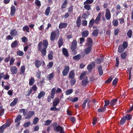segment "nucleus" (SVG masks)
I'll list each match as a JSON object with an SVG mask.
<instances>
[{
    "mask_svg": "<svg viewBox=\"0 0 133 133\" xmlns=\"http://www.w3.org/2000/svg\"><path fill=\"white\" fill-rule=\"evenodd\" d=\"M77 43L76 40H74L72 42L71 46V49L72 54L76 55L77 53V51L75 50L77 48Z\"/></svg>",
    "mask_w": 133,
    "mask_h": 133,
    "instance_id": "nucleus-1",
    "label": "nucleus"
},
{
    "mask_svg": "<svg viewBox=\"0 0 133 133\" xmlns=\"http://www.w3.org/2000/svg\"><path fill=\"white\" fill-rule=\"evenodd\" d=\"M56 92V89L55 88L52 89L51 93L50 96H48L47 97V101L49 102L51 101V99H53L54 98Z\"/></svg>",
    "mask_w": 133,
    "mask_h": 133,
    "instance_id": "nucleus-2",
    "label": "nucleus"
},
{
    "mask_svg": "<svg viewBox=\"0 0 133 133\" xmlns=\"http://www.w3.org/2000/svg\"><path fill=\"white\" fill-rule=\"evenodd\" d=\"M41 45V48L43 45V48L46 49L48 46V40L46 39L43 40V42H40L38 45V47H39V45Z\"/></svg>",
    "mask_w": 133,
    "mask_h": 133,
    "instance_id": "nucleus-3",
    "label": "nucleus"
},
{
    "mask_svg": "<svg viewBox=\"0 0 133 133\" xmlns=\"http://www.w3.org/2000/svg\"><path fill=\"white\" fill-rule=\"evenodd\" d=\"M39 47H38V50L41 52L42 56L44 57L45 56L46 53V49L43 48H41V45H39Z\"/></svg>",
    "mask_w": 133,
    "mask_h": 133,
    "instance_id": "nucleus-4",
    "label": "nucleus"
},
{
    "mask_svg": "<svg viewBox=\"0 0 133 133\" xmlns=\"http://www.w3.org/2000/svg\"><path fill=\"white\" fill-rule=\"evenodd\" d=\"M35 114L33 111H29L28 112L26 116L25 117V119H28L30 118Z\"/></svg>",
    "mask_w": 133,
    "mask_h": 133,
    "instance_id": "nucleus-5",
    "label": "nucleus"
},
{
    "mask_svg": "<svg viewBox=\"0 0 133 133\" xmlns=\"http://www.w3.org/2000/svg\"><path fill=\"white\" fill-rule=\"evenodd\" d=\"M105 16L107 20H109L110 19L111 14L110 11L109 9H106Z\"/></svg>",
    "mask_w": 133,
    "mask_h": 133,
    "instance_id": "nucleus-6",
    "label": "nucleus"
},
{
    "mask_svg": "<svg viewBox=\"0 0 133 133\" xmlns=\"http://www.w3.org/2000/svg\"><path fill=\"white\" fill-rule=\"evenodd\" d=\"M69 70V67L68 66H66L65 67V69L63 71L62 74L64 76H66Z\"/></svg>",
    "mask_w": 133,
    "mask_h": 133,
    "instance_id": "nucleus-7",
    "label": "nucleus"
},
{
    "mask_svg": "<svg viewBox=\"0 0 133 133\" xmlns=\"http://www.w3.org/2000/svg\"><path fill=\"white\" fill-rule=\"evenodd\" d=\"M10 71L12 74H16L17 72V69L16 66H12L11 67Z\"/></svg>",
    "mask_w": 133,
    "mask_h": 133,
    "instance_id": "nucleus-8",
    "label": "nucleus"
},
{
    "mask_svg": "<svg viewBox=\"0 0 133 133\" xmlns=\"http://www.w3.org/2000/svg\"><path fill=\"white\" fill-rule=\"evenodd\" d=\"M92 50V46L89 45L84 50V53L86 55L89 54Z\"/></svg>",
    "mask_w": 133,
    "mask_h": 133,
    "instance_id": "nucleus-9",
    "label": "nucleus"
},
{
    "mask_svg": "<svg viewBox=\"0 0 133 133\" xmlns=\"http://www.w3.org/2000/svg\"><path fill=\"white\" fill-rule=\"evenodd\" d=\"M101 13L99 12L98 13V16L96 18V19L95 20V23L96 24H98L99 22L100 21L101 19Z\"/></svg>",
    "mask_w": 133,
    "mask_h": 133,
    "instance_id": "nucleus-10",
    "label": "nucleus"
},
{
    "mask_svg": "<svg viewBox=\"0 0 133 133\" xmlns=\"http://www.w3.org/2000/svg\"><path fill=\"white\" fill-rule=\"evenodd\" d=\"M95 66V64L93 62L89 64L87 67V69L89 71H91L92 69Z\"/></svg>",
    "mask_w": 133,
    "mask_h": 133,
    "instance_id": "nucleus-11",
    "label": "nucleus"
},
{
    "mask_svg": "<svg viewBox=\"0 0 133 133\" xmlns=\"http://www.w3.org/2000/svg\"><path fill=\"white\" fill-rule=\"evenodd\" d=\"M16 11L15 7L14 5H12L11 7L10 15L12 16L14 15Z\"/></svg>",
    "mask_w": 133,
    "mask_h": 133,
    "instance_id": "nucleus-12",
    "label": "nucleus"
},
{
    "mask_svg": "<svg viewBox=\"0 0 133 133\" xmlns=\"http://www.w3.org/2000/svg\"><path fill=\"white\" fill-rule=\"evenodd\" d=\"M56 35V32L53 31L51 32L50 36V39L51 41H54L55 39Z\"/></svg>",
    "mask_w": 133,
    "mask_h": 133,
    "instance_id": "nucleus-13",
    "label": "nucleus"
},
{
    "mask_svg": "<svg viewBox=\"0 0 133 133\" xmlns=\"http://www.w3.org/2000/svg\"><path fill=\"white\" fill-rule=\"evenodd\" d=\"M10 34L12 36H16L18 35V31L15 29L11 30Z\"/></svg>",
    "mask_w": 133,
    "mask_h": 133,
    "instance_id": "nucleus-14",
    "label": "nucleus"
},
{
    "mask_svg": "<svg viewBox=\"0 0 133 133\" xmlns=\"http://www.w3.org/2000/svg\"><path fill=\"white\" fill-rule=\"evenodd\" d=\"M42 64V62L38 60H36L35 62V66L38 68H39L41 65Z\"/></svg>",
    "mask_w": 133,
    "mask_h": 133,
    "instance_id": "nucleus-15",
    "label": "nucleus"
},
{
    "mask_svg": "<svg viewBox=\"0 0 133 133\" xmlns=\"http://www.w3.org/2000/svg\"><path fill=\"white\" fill-rule=\"evenodd\" d=\"M68 24L66 23H62L59 25V28L60 29H63L66 28Z\"/></svg>",
    "mask_w": 133,
    "mask_h": 133,
    "instance_id": "nucleus-16",
    "label": "nucleus"
},
{
    "mask_svg": "<svg viewBox=\"0 0 133 133\" xmlns=\"http://www.w3.org/2000/svg\"><path fill=\"white\" fill-rule=\"evenodd\" d=\"M19 41L17 40L15 41L12 42L11 45V47L12 48L16 47L18 45Z\"/></svg>",
    "mask_w": 133,
    "mask_h": 133,
    "instance_id": "nucleus-17",
    "label": "nucleus"
},
{
    "mask_svg": "<svg viewBox=\"0 0 133 133\" xmlns=\"http://www.w3.org/2000/svg\"><path fill=\"white\" fill-rule=\"evenodd\" d=\"M18 101V99L17 98H15L13 101L11 102L10 105L11 107H13L16 105Z\"/></svg>",
    "mask_w": 133,
    "mask_h": 133,
    "instance_id": "nucleus-18",
    "label": "nucleus"
},
{
    "mask_svg": "<svg viewBox=\"0 0 133 133\" xmlns=\"http://www.w3.org/2000/svg\"><path fill=\"white\" fill-rule=\"evenodd\" d=\"M45 94V92L44 91H42L40 92L37 96V97L39 99H41V98L43 97Z\"/></svg>",
    "mask_w": 133,
    "mask_h": 133,
    "instance_id": "nucleus-19",
    "label": "nucleus"
},
{
    "mask_svg": "<svg viewBox=\"0 0 133 133\" xmlns=\"http://www.w3.org/2000/svg\"><path fill=\"white\" fill-rule=\"evenodd\" d=\"M53 127L54 130L56 132H58V125L57 123H55L53 124Z\"/></svg>",
    "mask_w": 133,
    "mask_h": 133,
    "instance_id": "nucleus-20",
    "label": "nucleus"
},
{
    "mask_svg": "<svg viewBox=\"0 0 133 133\" xmlns=\"http://www.w3.org/2000/svg\"><path fill=\"white\" fill-rule=\"evenodd\" d=\"M53 107H56L58 104V98H56L53 100Z\"/></svg>",
    "mask_w": 133,
    "mask_h": 133,
    "instance_id": "nucleus-21",
    "label": "nucleus"
},
{
    "mask_svg": "<svg viewBox=\"0 0 133 133\" xmlns=\"http://www.w3.org/2000/svg\"><path fill=\"white\" fill-rule=\"evenodd\" d=\"M22 119V116L20 115H19L16 117L15 120V123H17L20 122L19 121Z\"/></svg>",
    "mask_w": 133,
    "mask_h": 133,
    "instance_id": "nucleus-22",
    "label": "nucleus"
},
{
    "mask_svg": "<svg viewBox=\"0 0 133 133\" xmlns=\"http://www.w3.org/2000/svg\"><path fill=\"white\" fill-rule=\"evenodd\" d=\"M81 17L79 16L77 18V19L76 23L77 26L78 27L80 26L81 25Z\"/></svg>",
    "mask_w": 133,
    "mask_h": 133,
    "instance_id": "nucleus-23",
    "label": "nucleus"
},
{
    "mask_svg": "<svg viewBox=\"0 0 133 133\" xmlns=\"http://www.w3.org/2000/svg\"><path fill=\"white\" fill-rule=\"evenodd\" d=\"M53 52L52 51H51L50 52V53L48 55V57L49 60H52L53 59Z\"/></svg>",
    "mask_w": 133,
    "mask_h": 133,
    "instance_id": "nucleus-24",
    "label": "nucleus"
},
{
    "mask_svg": "<svg viewBox=\"0 0 133 133\" xmlns=\"http://www.w3.org/2000/svg\"><path fill=\"white\" fill-rule=\"evenodd\" d=\"M35 82V79L34 77L31 78L29 79V84L30 86L33 85Z\"/></svg>",
    "mask_w": 133,
    "mask_h": 133,
    "instance_id": "nucleus-25",
    "label": "nucleus"
},
{
    "mask_svg": "<svg viewBox=\"0 0 133 133\" xmlns=\"http://www.w3.org/2000/svg\"><path fill=\"white\" fill-rule=\"evenodd\" d=\"M90 101V100L89 99H87L85 100L82 105L83 107L85 108L86 106V104L88 102V105H89V103Z\"/></svg>",
    "mask_w": 133,
    "mask_h": 133,
    "instance_id": "nucleus-26",
    "label": "nucleus"
},
{
    "mask_svg": "<svg viewBox=\"0 0 133 133\" xmlns=\"http://www.w3.org/2000/svg\"><path fill=\"white\" fill-rule=\"evenodd\" d=\"M15 61V58L14 56H12L11 57L10 61V65H13Z\"/></svg>",
    "mask_w": 133,
    "mask_h": 133,
    "instance_id": "nucleus-27",
    "label": "nucleus"
},
{
    "mask_svg": "<svg viewBox=\"0 0 133 133\" xmlns=\"http://www.w3.org/2000/svg\"><path fill=\"white\" fill-rule=\"evenodd\" d=\"M117 101V99H115L111 100L109 104L110 105L112 106H113L116 102Z\"/></svg>",
    "mask_w": 133,
    "mask_h": 133,
    "instance_id": "nucleus-28",
    "label": "nucleus"
},
{
    "mask_svg": "<svg viewBox=\"0 0 133 133\" xmlns=\"http://www.w3.org/2000/svg\"><path fill=\"white\" fill-rule=\"evenodd\" d=\"M88 78H86L85 79H84L82 81V84L83 86H85L88 83Z\"/></svg>",
    "mask_w": 133,
    "mask_h": 133,
    "instance_id": "nucleus-29",
    "label": "nucleus"
},
{
    "mask_svg": "<svg viewBox=\"0 0 133 133\" xmlns=\"http://www.w3.org/2000/svg\"><path fill=\"white\" fill-rule=\"evenodd\" d=\"M89 34V32L88 31H83L82 33V35L83 37H86Z\"/></svg>",
    "mask_w": 133,
    "mask_h": 133,
    "instance_id": "nucleus-30",
    "label": "nucleus"
},
{
    "mask_svg": "<svg viewBox=\"0 0 133 133\" xmlns=\"http://www.w3.org/2000/svg\"><path fill=\"white\" fill-rule=\"evenodd\" d=\"M63 55L66 57H68L69 54L68 51L65 48H64L63 49Z\"/></svg>",
    "mask_w": 133,
    "mask_h": 133,
    "instance_id": "nucleus-31",
    "label": "nucleus"
},
{
    "mask_svg": "<svg viewBox=\"0 0 133 133\" xmlns=\"http://www.w3.org/2000/svg\"><path fill=\"white\" fill-rule=\"evenodd\" d=\"M98 71L99 75H102L103 74V71L102 69V66H100L97 68Z\"/></svg>",
    "mask_w": 133,
    "mask_h": 133,
    "instance_id": "nucleus-32",
    "label": "nucleus"
},
{
    "mask_svg": "<svg viewBox=\"0 0 133 133\" xmlns=\"http://www.w3.org/2000/svg\"><path fill=\"white\" fill-rule=\"evenodd\" d=\"M75 73L73 71H71L69 74V77L70 78H72L74 77Z\"/></svg>",
    "mask_w": 133,
    "mask_h": 133,
    "instance_id": "nucleus-33",
    "label": "nucleus"
},
{
    "mask_svg": "<svg viewBox=\"0 0 133 133\" xmlns=\"http://www.w3.org/2000/svg\"><path fill=\"white\" fill-rule=\"evenodd\" d=\"M84 8L87 10H89L91 9V5L88 4H84Z\"/></svg>",
    "mask_w": 133,
    "mask_h": 133,
    "instance_id": "nucleus-34",
    "label": "nucleus"
},
{
    "mask_svg": "<svg viewBox=\"0 0 133 133\" xmlns=\"http://www.w3.org/2000/svg\"><path fill=\"white\" fill-rule=\"evenodd\" d=\"M25 70V66H22L21 68V71L20 73L21 74H24Z\"/></svg>",
    "mask_w": 133,
    "mask_h": 133,
    "instance_id": "nucleus-35",
    "label": "nucleus"
},
{
    "mask_svg": "<svg viewBox=\"0 0 133 133\" xmlns=\"http://www.w3.org/2000/svg\"><path fill=\"white\" fill-rule=\"evenodd\" d=\"M50 6L47 7L45 11V13L46 15L48 16L50 11Z\"/></svg>",
    "mask_w": 133,
    "mask_h": 133,
    "instance_id": "nucleus-36",
    "label": "nucleus"
},
{
    "mask_svg": "<svg viewBox=\"0 0 133 133\" xmlns=\"http://www.w3.org/2000/svg\"><path fill=\"white\" fill-rule=\"evenodd\" d=\"M94 23H95V20L94 19L92 18L90 21L89 25V27H90L94 25Z\"/></svg>",
    "mask_w": 133,
    "mask_h": 133,
    "instance_id": "nucleus-37",
    "label": "nucleus"
},
{
    "mask_svg": "<svg viewBox=\"0 0 133 133\" xmlns=\"http://www.w3.org/2000/svg\"><path fill=\"white\" fill-rule=\"evenodd\" d=\"M125 49L123 47H122V45H120L118 47V51L120 53H121L123 52Z\"/></svg>",
    "mask_w": 133,
    "mask_h": 133,
    "instance_id": "nucleus-38",
    "label": "nucleus"
},
{
    "mask_svg": "<svg viewBox=\"0 0 133 133\" xmlns=\"http://www.w3.org/2000/svg\"><path fill=\"white\" fill-rule=\"evenodd\" d=\"M35 3L36 5L38 7H40L41 6V2L39 0H35Z\"/></svg>",
    "mask_w": 133,
    "mask_h": 133,
    "instance_id": "nucleus-39",
    "label": "nucleus"
},
{
    "mask_svg": "<svg viewBox=\"0 0 133 133\" xmlns=\"http://www.w3.org/2000/svg\"><path fill=\"white\" fill-rule=\"evenodd\" d=\"M23 30L24 31H26L27 32H30L29 30V28L27 25H25L23 27Z\"/></svg>",
    "mask_w": 133,
    "mask_h": 133,
    "instance_id": "nucleus-40",
    "label": "nucleus"
},
{
    "mask_svg": "<svg viewBox=\"0 0 133 133\" xmlns=\"http://www.w3.org/2000/svg\"><path fill=\"white\" fill-rule=\"evenodd\" d=\"M87 44L89 45V46H91V45L92 43V39L90 38H87Z\"/></svg>",
    "mask_w": 133,
    "mask_h": 133,
    "instance_id": "nucleus-41",
    "label": "nucleus"
},
{
    "mask_svg": "<svg viewBox=\"0 0 133 133\" xmlns=\"http://www.w3.org/2000/svg\"><path fill=\"white\" fill-rule=\"evenodd\" d=\"M127 55V53L124 52L122 54H121V57L122 58L124 59H125Z\"/></svg>",
    "mask_w": 133,
    "mask_h": 133,
    "instance_id": "nucleus-42",
    "label": "nucleus"
},
{
    "mask_svg": "<svg viewBox=\"0 0 133 133\" xmlns=\"http://www.w3.org/2000/svg\"><path fill=\"white\" fill-rule=\"evenodd\" d=\"M6 128L5 124H4L0 127V133H3L4 129Z\"/></svg>",
    "mask_w": 133,
    "mask_h": 133,
    "instance_id": "nucleus-43",
    "label": "nucleus"
},
{
    "mask_svg": "<svg viewBox=\"0 0 133 133\" xmlns=\"http://www.w3.org/2000/svg\"><path fill=\"white\" fill-rule=\"evenodd\" d=\"M73 90L72 89H70L66 90L65 92V94L66 95H69L72 92Z\"/></svg>",
    "mask_w": 133,
    "mask_h": 133,
    "instance_id": "nucleus-44",
    "label": "nucleus"
},
{
    "mask_svg": "<svg viewBox=\"0 0 133 133\" xmlns=\"http://www.w3.org/2000/svg\"><path fill=\"white\" fill-rule=\"evenodd\" d=\"M99 30L96 29L92 33V35L94 36H96L98 34Z\"/></svg>",
    "mask_w": 133,
    "mask_h": 133,
    "instance_id": "nucleus-45",
    "label": "nucleus"
},
{
    "mask_svg": "<svg viewBox=\"0 0 133 133\" xmlns=\"http://www.w3.org/2000/svg\"><path fill=\"white\" fill-rule=\"evenodd\" d=\"M103 58L102 57H101L100 58H97L96 60V62L98 64H100L101 62H102L103 61Z\"/></svg>",
    "mask_w": 133,
    "mask_h": 133,
    "instance_id": "nucleus-46",
    "label": "nucleus"
},
{
    "mask_svg": "<svg viewBox=\"0 0 133 133\" xmlns=\"http://www.w3.org/2000/svg\"><path fill=\"white\" fill-rule=\"evenodd\" d=\"M63 39L62 38H60L59 39V47L61 46L63 44Z\"/></svg>",
    "mask_w": 133,
    "mask_h": 133,
    "instance_id": "nucleus-47",
    "label": "nucleus"
},
{
    "mask_svg": "<svg viewBox=\"0 0 133 133\" xmlns=\"http://www.w3.org/2000/svg\"><path fill=\"white\" fill-rule=\"evenodd\" d=\"M94 1V0H87L84 2V4H91Z\"/></svg>",
    "mask_w": 133,
    "mask_h": 133,
    "instance_id": "nucleus-48",
    "label": "nucleus"
},
{
    "mask_svg": "<svg viewBox=\"0 0 133 133\" xmlns=\"http://www.w3.org/2000/svg\"><path fill=\"white\" fill-rule=\"evenodd\" d=\"M126 120L125 116L123 117L120 121V124L121 125H122L124 123Z\"/></svg>",
    "mask_w": 133,
    "mask_h": 133,
    "instance_id": "nucleus-49",
    "label": "nucleus"
},
{
    "mask_svg": "<svg viewBox=\"0 0 133 133\" xmlns=\"http://www.w3.org/2000/svg\"><path fill=\"white\" fill-rule=\"evenodd\" d=\"M118 23L116 19H114L112 21V24L114 26H117L118 25Z\"/></svg>",
    "mask_w": 133,
    "mask_h": 133,
    "instance_id": "nucleus-50",
    "label": "nucleus"
},
{
    "mask_svg": "<svg viewBox=\"0 0 133 133\" xmlns=\"http://www.w3.org/2000/svg\"><path fill=\"white\" fill-rule=\"evenodd\" d=\"M11 123V122L10 121L8 120L5 123V127L6 128L9 127L10 126Z\"/></svg>",
    "mask_w": 133,
    "mask_h": 133,
    "instance_id": "nucleus-51",
    "label": "nucleus"
},
{
    "mask_svg": "<svg viewBox=\"0 0 133 133\" xmlns=\"http://www.w3.org/2000/svg\"><path fill=\"white\" fill-rule=\"evenodd\" d=\"M30 124V122L29 121L23 124V126L24 127H27Z\"/></svg>",
    "mask_w": 133,
    "mask_h": 133,
    "instance_id": "nucleus-52",
    "label": "nucleus"
},
{
    "mask_svg": "<svg viewBox=\"0 0 133 133\" xmlns=\"http://www.w3.org/2000/svg\"><path fill=\"white\" fill-rule=\"evenodd\" d=\"M105 109V108L103 107L98 109V111L99 112H102L104 111Z\"/></svg>",
    "mask_w": 133,
    "mask_h": 133,
    "instance_id": "nucleus-53",
    "label": "nucleus"
},
{
    "mask_svg": "<svg viewBox=\"0 0 133 133\" xmlns=\"http://www.w3.org/2000/svg\"><path fill=\"white\" fill-rule=\"evenodd\" d=\"M132 34V31L131 30H129L128 31L127 35L129 38H131Z\"/></svg>",
    "mask_w": 133,
    "mask_h": 133,
    "instance_id": "nucleus-54",
    "label": "nucleus"
},
{
    "mask_svg": "<svg viewBox=\"0 0 133 133\" xmlns=\"http://www.w3.org/2000/svg\"><path fill=\"white\" fill-rule=\"evenodd\" d=\"M54 74L53 73H52L49 74L48 76V78L49 80H51L54 77Z\"/></svg>",
    "mask_w": 133,
    "mask_h": 133,
    "instance_id": "nucleus-55",
    "label": "nucleus"
},
{
    "mask_svg": "<svg viewBox=\"0 0 133 133\" xmlns=\"http://www.w3.org/2000/svg\"><path fill=\"white\" fill-rule=\"evenodd\" d=\"M59 133H64L63 128L59 125Z\"/></svg>",
    "mask_w": 133,
    "mask_h": 133,
    "instance_id": "nucleus-56",
    "label": "nucleus"
},
{
    "mask_svg": "<svg viewBox=\"0 0 133 133\" xmlns=\"http://www.w3.org/2000/svg\"><path fill=\"white\" fill-rule=\"evenodd\" d=\"M52 121L49 119L48 120L45 121L44 125H48L50 124Z\"/></svg>",
    "mask_w": 133,
    "mask_h": 133,
    "instance_id": "nucleus-57",
    "label": "nucleus"
},
{
    "mask_svg": "<svg viewBox=\"0 0 133 133\" xmlns=\"http://www.w3.org/2000/svg\"><path fill=\"white\" fill-rule=\"evenodd\" d=\"M39 119L37 117H35L33 119V123L34 124H36L38 123Z\"/></svg>",
    "mask_w": 133,
    "mask_h": 133,
    "instance_id": "nucleus-58",
    "label": "nucleus"
},
{
    "mask_svg": "<svg viewBox=\"0 0 133 133\" xmlns=\"http://www.w3.org/2000/svg\"><path fill=\"white\" fill-rule=\"evenodd\" d=\"M17 55L20 56H22L23 55L24 53L22 51L19 50L17 52Z\"/></svg>",
    "mask_w": 133,
    "mask_h": 133,
    "instance_id": "nucleus-59",
    "label": "nucleus"
},
{
    "mask_svg": "<svg viewBox=\"0 0 133 133\" xmlns=\"http://www.w3.org/2000/svg\"><path fill=\"white\" fill-rule=\"evenodd\" d=\"M78 100V98L77 97H75L74 98H71L70 100L72 102H75Z\"/></svg>",
    "mask_w": 133,
    "mask_h": 133,
    "instance_id": "nucleus-60",
    "label": "nucleus"
},
{
    "mask_svg": "<svg viewBox=\"0 0 133 133\" xmlns=\"http://www.w3.org/2000/svg\"><path fill=\"white\" fill-rule=\"evenodd\" d=\"M53 64V63L52 62H49V64L47 65L48 69H49L52 68Z\"/></svg>",
    "mask_w": 133,
    "mask_h": 133,
    "instance_id": "nucleus-61",
    "label": "nucleus"
},
{
    "mask_svg": "<svg viewBox=\"0 0 133 133\" xmlns=\"http://www.w3.org/2000/svg\"><path fill=\"white\" fill-rule=\"evenodd\" d=\"M81 55L79 54L73 57V58L75 60H79L81 57Z\"/></svg>",
    "mask_w": 133,
    "mask_h": 133,
    "instance_id": "nucleus-62",
    "label": "nucleus"
},
{
    "mask_svg": "<svg viewBox=\"0 0 133 133\" xmlns=\"http://www.w3.org/2000/svg\"><path fill=\"white\" fill-rule=\"evenodd\" d=\"M37 87L36 85H33L31 88L30 89L32 90V91L33 90L35 91H36L37 89Z\"/></svg>",
    "mask_w": 133,
    "mask_h": 133,
    "instance_id": "nucleus-63",
    "label": "nucleus"
},
{
    "mask_svg": "<svg viewBox=\"0 0 133 133\" xmlns=\"http://www.w3.org/2000/svg\"><path fill=\"white\" fill-rule=\"evenodd\" d=\"M75 82L76 80L74 78H72V79L70 81L71 84L72 85H74L75 84Z\"/></svg>",
    "mask_w": 133,
    "mask_h": 133,
    "instance_id": "nucleus-64",
    "label": "nucleus"
}]
</instances>
